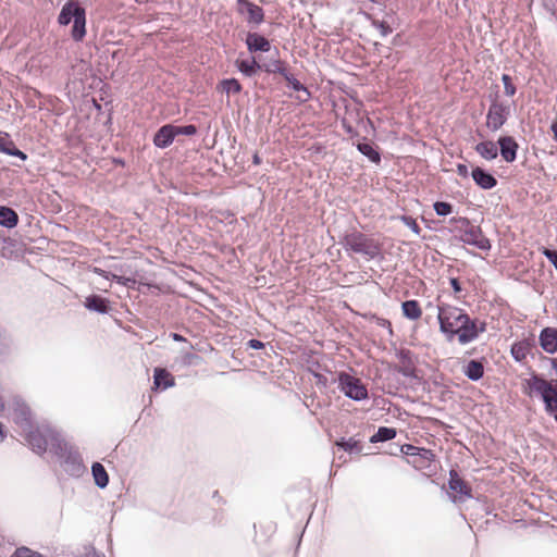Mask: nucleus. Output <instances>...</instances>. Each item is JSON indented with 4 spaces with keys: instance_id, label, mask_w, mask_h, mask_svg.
<instances>
[{
    "instance_id": "f257e3e1",
    "label": "nucleus",
    "mask_w": 557,
    "mask_h": 557,
    "mask_svg": "<svg viewBox=\"0 0 557 557\" xmlns=\"http://www.w3.org/2000/svg\"><path fill=\"white\" fill-rule=\"evenodd\" d=\"M72 21L71 36L75 41H82L86 35V11L75 0L65 2L58 16L60 25H69Z\"/></svg>"
},
{
    "instance_id": "f03ea898",
    "label": "nucleus",
    "mask_w": 557,
    "mask_h": 557,
    "mask_svg": "<svg viewBox=\"0 0 557 557\" xmlns=\"http://www.w3.org/2000/svg\"><path fill=\"white\" fill-rule=\"evenodd\" d=\"M437 309L440 330L445 334L446 338L458 327V324L467 322V313L458 307L443 304Z\"/></svg>"
},
{
    "instance_id": "7ed1b4c3",
    "label": "nucleus",
    "mask_w": 557,
    "mask_h": 557,
    "mask_svg": "<svg viewBox=\"0 0 557 557\" xmlns=\"http://www.w3.org/2000/svg\"><path fill=\"white\" fill-rule=\"evenodd\" d=\"M345 246L356 253H361L370 259L380 253L379 244L362 233L354 232L345 236Z\"/></svg>"
},
{
    "instance_id": "20e7f679",
    "label": "nucleus",
    "mask_w": 557,
    "mask_h": 557,
    "mask_svg": "<svg viewBox=\"0 0 557 557\" xmlns=\"http://www.w3.org/2000/svg\"><path fill=\"white\" fill-rule=\"evenodd\" d=\"M466 320L467 322H461L457 325L458 327L447 337L448 341L457 336L459 344L467 345L475 341L481 333L485 332V322L472 320L468 314L466 315Z\"/></svg>"
},
{
    "instance_id": "39448f33",
    "label": "nucleus",
    "mask_w": 557,
    "mask_h": 557,
    "mask_svg": "<svg viewBox=\"0 0 557 557\" xmlns=\"http://www.w3.org/2000/svg\"><path fill=\"white\" fill-rule=\"evenodd\" d=\"M337 380L338 387L346 397L356 401H361L368 398V389L358 377L346 372H341Z\"/></svg>"
},
{
    "instance_id": "423d86ee",
    "label": "nucleus",
    "mask_w": 557,
    "mask_h": 557,
    "mask_svg": "<svg viewBox=\"0 0 557 557\" xmlns=\"http://www.w3.org/2000/svg\"><path fill=\"white\" fill-rule=\"evenodd\" d=\"M527 385L530 388L531 395L540 396L544 403V407L550 406L553 400L557 397V382L553 384L539 375H532L528 381Z\"/></svg>"
},
{
    "instance_id": "0eeeda50",
    "label": "nucleus",
    "mask_w": 557,
    "mask_h": 557,
    "mask_svg": "<svg viewBox=\"0 0 557 557\" xmlns=\"http://www.w3.org/2000/svg\"><path fill=\"white\" fill-rule=\"evenodd\" d=\"M460 239L465 244L472 245L481 250H490L491 243L483 235L481 228L469 222L468 219H461Z\"/></svg>"
},
{
    "instance_id": "6e6552de",
    "label": "nucleus",
    "mask_w": 557,
    "mask_h": 557,
    "mask_svg": "<svg viewBox=\"0 0 557 557\" xmlns=\"http://www.w3.org/2000/svg\"><path fill=\"white\" fill-rule=\"evenodd\" d=\"M57 440V433L49 426H39L30 430L26 435V441L32 449L41 455L44 454L49 444Z\"/></svg>"
},
{
    "instance_id": "1a4fd4ad",
    "label": "nucleus",
    "mask_w": 557,
    "mask_h": 557,
    "mask_svg": "<svg viewBox=\"0 0 557 557\" xmlns=\"http://www.w3.org/2000/svg\"><path fill=\"white\" fill-rule=\"evenodd\" d=\"M510 107L502 101L494 100L486 114V126L493 132L498 131L507 121Z\"/></svg>"
},
{
    "instance_id": "9d476101",
    "label": "nucleus",
    "mask_w": 557,
    "mask_h": 557,
    "mask_svg": "<svg viewBox=\"0 0 557 557\" xmlns=\"http://www.w3.org/2000/svg\"><path fill=\"white\" fill-rule=\"evenodd\" d=\"M449 490L451 491V500L453 502H463L470 497V488L466 485V483L459 478L458 473L454 470L449 473Z\"/></svg>"
},
{
    "instance_id": "9b49d317",
    "label": "nucleus",
    "mask_w": 557,
    "mask_h": 557,
    "mask_svg": "<svg viewBox=\"0 0 557 557\" xmlns=\"http://www.w3.org/2000/svg\"><path fill=\"white\" fill-rule=\"evenodd\" d=\"M239 4V12L247 14V22L250 24L259 25L264 20L263 9L247 0H237Z\"/></svg>"
},
{
    "instance_id": "f8f14e48",
    "label": "nucleus",
    "mask_w": 557,
    "mask_h": 557,
    "mask_svg": "<svg viewBox=\"0 0 557 557\" xmlns=\"http://www.w3.org/2000/svg\"><path fill=\"white\" fill-rule=\"evenodd\" d=\"M246 46L250 53L258 51L269 52L271 50L270 41L258 33H248L246 37Z\"/></svg>"
},
{
    "instance_id": "ddd939ff",
    "label": "nucleus",
    "mask_w": 557,
    "mask_h": 557,
    "mask_svg": "<svg viewBox=\"0 0 557 557\" xmlns=\"http://www.w3.org/2000/svg\"><path fill=\"white\" fill-rule=\"evenodd\" d=\"M176 136L175 125L166 124L156 133L153 144L158 148H166L173 143Z\"/></svg>"
},
{
    "instance_id": "4468645a",
    "label": "nucleus",
    "mask_w": 557,
    "mask_h": 557,
    "mask_svg": "<svg viewBox=\"0 0 557 557\" xmlns=\"http://www.w3.org/2000/svg\"><path fill=\"white\" fill-rule=\"evenodd\" d=\"M500 154L507 162H513L517 158L518 144L510 136L500 137L498 139Z\"/></svg>"
},
{
    "instance_id": "2eb2a0df",
    "label": "nucleus",
    "mask_w": 557,
    "mask_h": 557,
    "mask_svg": "<svg viewBox=\"0 0 557 557\" xmlns=\"http://www.w3.org/2000/svg\"><path fill=\"white\" fill-rule=\"evenodd\" d=\"M540 344L543 350L548 354L557 351V329L545 327L540 334Z\"/></svg>"
},
{
    "instance_id": "dca6fc26",
    "label": "nucleus",
    "mask_w": 557,
    "mask_h": 557,
    "mask_svg": "<svg viewBox=\"0 0 557 557\" xmlns=\"http://www.w3.org/2000/svg\"><path fill=\"white\" fill-rule=\"evenodd\" d=\"M0 152L12 157H17L23 161L27 159V156L15 147V144L9 134L2 132H0Z\"/></svg>"
},
{
    "instance_id": "f3484780",
    "label": "nucleus",
    "mask_w": 557,
    "mask_h": 557,
    "mask_svg": "<svg viewBox=\"0 0 557 557\" xmlns=\"http://www.w3.org/2000/svg\"><path fill=\"white\" fill-rule=\"evenodd\" d=\"M174 377L165 369L156 368L153 374V387L154 389H166L174 386Z\"/></svg>"
},
{
    "instance_id": "a211bd4d",
    "label": "nucleus",
    "mask_w": 557,
    "mask_h": 557,
    "mask_svg": "<svg viewBox=\"0 0 557 557\" xmlns=\"http://www.w3.org/2000/svg\"><path fill=\"white\" fill-rule=\"evenodd\" d=\"M472 178L475 184L483 189H491L497 184L496 178L481 168H475L472 170Z\"/></svg>"
},
{
    "instance_id": "6ab92c4d",
    "label": "nucleus",
    "mask_w": 557,
    "mask_h": 557,
    "mask_svg": "<svg viewBox=\"0 0 557 557\" xmlns=\"http://www.w3.org/2000/svg\"><path fill=\"white\" fill-rule=\"evenodd\" d=\"M237 69L246 76H253L259 70L262 69V65L255 57L236 60Z\"/></svg>"
},
{
    "instance_id": "aec40b11",
    "label": "nucleus",
    "mask_w": 557,
    "mask_h": 557,
    "mask_svg": "<svg viewBox=\"0 0 557 557\" xmlns=\"http://www.w3.org/2000/svg\"><path fill=\"white\" fill-rule=\"evenodd\" d=\"M475 151L485 160H494L498 156V146L491 140L479 143Z\"/></svg>"
},
{
    "instance_id": "412c9836",
    "label": "nucleus",
    "mask_w": 557,
    "mask_h": 557,
    "mask_svg": "<svg viewBox=\"0 0 557 557\" xmlns=\"http://www.w3.org/2000/svg\"><path fill=\"white\" fill-rule=\"evenodd\" d=\"M85 307L98 313H107L108 312V301L97 295H92L86 298Z\"/></svg>"
},
{
    "instance_id": "4be33fe9",
    "label": "nucleus",
    "mask_w": 557,
    "mask_h": 557,
    "mask_svg": "<svg viewBox=\"0 0 557 557\" xmlns=\"http://www.w3.org/2000/svg\"><path fill=\"white\" fill-rule=\"evenodd\" d=\"M18 218L14 210L0 206V225L12 228L16 226Z\"/></svg>"
},
{
    "instance_id": "5701e85b",
    "label": "nucleus",
    "mask_w": 557,
    "mask_h": 557,
    "mask_svg": "<svg viewBox=\"0 0 557 557\" xmlns=\"http://www.w3.org/2000/svg\"><path fill=\"white\" fill-rule=\"evenodd\" d=\"M91 473L95 480V484L99 488H104L108 485L109 475L101 463L95 462L91 467Z\"/></svg>"
},
{
    "instance_id": "b1692460",
    "label": "nucleus",
    "mask_w": 557,
    "mask_h": 557,
    "mask_svg": "<svg viewBox=\"0 0 557 557\" xmlns=\"http://www.w3.org/2000/svg\"><path fill=\"white\" fill-rule=\"evenodd\" d=\"M403 314L410 320H418L421 314V308L417 300H407L401 305Z\"/></svg>"
},
{
    "instance_id": "393cba45",
    "label": "nucleus",
    "mask_w": 557,
    "mask_h": 557,
    "mask_svg": "<svg viewBox=\"0 0 557 557\" xmlns=\"http://www.w3.org/2000/svg\"><path fill=\"white\" fill-rule=\"evenodd\" d=\"M484 374L483 364L476 360H471L465 368V375L471 381L480 380Z\"/></svg>"
},
{
    "instance_id": "a878e982",
    "label": "nucleus",
    "mask_w": 557,
    "mask_h": 557,
    "mask_svg": "<svg viewBox=\"0 0 557 557\" xmlns=\"http://www.w3.org/2000/svg\"><path fill=\"white\" fill-rule=\"evenodd\" d=\"M396 436V430L387 426H380L374 435L370 437L371 443L386 442Z\"/></svg>"
},
{
    "instance_id": "bb28decb",
    "label": "nucleus",
    "mask_w": 557,
    "mask_h": 557,
    "mask_svg": "<svg viewBox=\"0 0 557 557\" xmlns=\"http://www.w3.org/2000/svg\"><path fill=\"white\" fill-rule=\"evenodd\" d=\"M262 69L267 73H278L284 77H287V69L281 60H271L270 62L262 63Z\"/></svg>"
},
{
    "instance_id": "cd10ccee",
    "label": "nucleus",
    "mask_w": 557,
    "mask_h": 557,
    "mask_svg": "<svg viewBox=\"0 0 557 557\" xmlns=\"http://www.w3.org/2000/svg\"><path fill=\"white\" fill-rule=\"evenodd\" d=\"M335 445L349 454L361 451L360 443L352 437L348 440L341 438L339 441H336Z\"/></svg>"
},
{
    "instance_id": "c85d7f7f",
    "label": "nucleus",
    "mask_w": 557,
    "mask_h": 557,
    "mask_svg": "<svg viewBox=\"0 0 557 557\" xmlns=\"http://www.w3.org/2000/svg\"><path fill=\"white\" fill-rule=\"evenodd\" d=\"M358 150L372 162L379 163L381 161L380 153L368 143H360L357 146Z\"/></svg>"
},
{
    "instance_id": "c756f323",
    "label": "nucleus",
    "mask_w": 557,
    "mask_h": 557,
    "mask_svg": "<svg viewBox=\"0 0 557 557\" xmlns=\"http://www.w3.org/2000/svg\"><path fill=\"white\" fill-rule=\"evenodd\" d=\"M285 79L288 82V84L295 91H302L305 94V97L299 96L301 101L308 100L309 91L298 79L290 75L289 72H287V77H285Z\"/></svg>"
},
{
    "instance_id": "7c9ffc66",
    "label": "nucleus",
    "mask_w": 557,
    "mask_h": 557,
    "mask_svg": "<svg viewBox=\"0 0 557 557\" xmlns=\"http://www.w3.org/2000/svg\"><path fill=\"white\" fill-rule=\"evenodd\" d=\"M222 90L227 95L230 94H238L242 90V86L239 82L235 78H228L221 82Z\"/></svg>"
},
{
    "instance_id": "2f4dec72",
    "label": "nucleus",
    "mask_w": 557,
    "mask_h": 557,
    "mask_svg": "<svg viewBox=\"0 0 557 557\" xmlns=\"http://www.w3.org/2000/svg\"><path fill=\"white\" fill-rule=\"evenodd\" d=\"M401 450H403V453H405L406 455H409V456H414V455L421 454V456H423V458H425L428 460L431 459V457H433V455L430 450L422 449V448H419V447H416L412 445H405V446H403Z\"/></svg>"
},
{
    "instance_id": "473e14b6",
    "label": "nucleus",
    "mask_w": 557,
    "mask_h": 557,
    "mask_svg": "<svg viewBox=\"0 0 557 557\" xmlns=\"http://www.w3.org/2000/svg\"><path fill=\"white\" fill-rule=\"evenodd\" d=\"M434 211L440 216H446L453 212V206L448 202L437 201L433 205Z\"/></svg>"
},
{
    "instance_id": "72a5a7b5",
    "label": "nucleus",
    "mask_w": 557,
    "mask_h": 557,
    "mask_svg": "<svg viewBox=\"0 0 557 557\" xmlns=\"http://www.w3.org/2000/svg\"><path fill=\"white\" fill-rule=\"evenodd\" d=\"M527 345L524 343H516L511 347V354L512 357L517 361H521L525 358L527 351H525Z\"/></svg>"
},
{
    "instance_id": "f704fd0d",
    "label": "nucleus",
    "mask_w": 557,
    "mask_h": 557,
    "mask_svg": "<svg viewBox=\"0 0 557 557\" xmlns=\"http://www.w3.org/2000/svg\"><path fill=\"white\" fill-rule=\"evenodd\" d=\"M502 81L504 83L505 95L508 97L515 96L517 88L513 85L511 77L508 74H503Z\"/></svg>"
},
{
    "instance_id": "c9c22d12",
    "label": "nucleus",
    "mask_w": 557,
    "mask_h": 557,
    "mask_svg": "<svg viewBox=\"0 0 557 557\" xmlns=\"http://www.w3.org/2000/svg\"><path fill=\"white\" fill-rule=\"evenodd\" d=\"M401 222L408 226L414 234L419 235L421 232L420 226L418 225L417 221L409 215H403L400 216Z\"/></svg>"
},
{
    "instance_id": "e433bc0d",
    "label": "nucleus",
    "mask_w": 557,
    "mask_h": 557,
    "mask_svg": "<svg viewBox=\"0 0 557 557\" xmlns=\"http://www.w3.org/2000/svg\"><path fill=\"white\" fill-rule=\"evenodd\" d=\"M176 135H185L193 136L197 133V128L195 125H185V126H176L175 125Z\"/></svg>"
},
{
    "instance_id": "4c0bfd02",
    "label": "nucleus",
    "mask_w": 557,
    "mask_h": 557,
    "mask_svg": "<svg viewBox=\"0 0 557 557\" xmlns=\"http://www.w3.org/2000/svg\"><path fill=\"white\" fill-rule=\"evenodd\" d=\"M372 25L379 29V32L381 33V35L383 37L387 36L388 34L392 33V28L389 27L388 24H386L385 22H382V21H373L372 22Z\"/></svg>"
},
{
    "instance_id": "58836bf2",
    "label": "nucleus",
    "mask_w": 557,
    "mask_h": 557,
    "mask_svg": "<svg viewBox=\"0 0 557 557\" xmlns=\"http://www.w3.org/2000/svg\"><path fill=\"white\" fill-rule=\"evenodd\" d=\"M111 280L115 281L116 283L123 285V286H129L131 284H135V280L131 277L121 276L117 274H112Z\"/></svg>"
},
{
    "instance_id": "ea45409f",
    "label": "nucleus",
    "mask_w": 557,
    "mask_h": 557,
    "mask_svg": "<svg viewBox=\"0 0 557 557\" xmlns=\"http://www.w3.org/2000/svg\"><path fill=\"white\" fill-rule=\"evenodd\" d=\"M545 411L548 416L553 417L554 420L557 422V397L553 400V404H550V406H547L545 408Z\"/></svg>"
},
{
    "instance_id": "a19ab883",
    "label": "nucleus",
    "mask_w": 557,
    "mask_h": 557,
    "mask_svg": "<svg viewBox=\"0 0 557 557\" xmlns=\"http://www.w3.org/2000/svg\"><path fill=\"white\" fill-rule=\"evenodd\" d=\"M544 256L554 264L555 269L557 270V251L545 249Z\"/></svg>"
},
{
    "instance_id": "79ce46f5",
    "label": "nucleus",
    "mask_w": 557,
    "mask_h": 557,
    "mask_svg": "<svg viewBox=\"0 0 557 557\" xmlns=\"http://www.w3.org/2000/svg\"><path fill=\"white\" fill-rule=\"evenodd\" d=\"M16 421L17 422L25 421L26 423H28V421H29V411H28L27 408H21V410L18 412V416L16 417Z\"/></svg>"
},
{
    "instance_id": "37998d69",
    "label": "nucleus",
    "mask_w": 557,
    "mask_h": 557,
    "mask_svg": "<svg viewBox=\"0 0 557 557\" xmlns=\"http://www.w3.org/2000/svg\"><path fill=\"white\" fill-rule=\"evenodd\" d=\"M92 272L98 274V275H100V276H102V277H104V278H107V280H111V275L113 274L111 272H108V271L102 270L101 268H97V267H95L92 269Z\"/></svg>"
},
{
    "instance_id": "c03bdc74",
    "label": "nucleus",
    "mask_w": 557,
    "mask_h": 557,
    "mask_svg": "<svg viewBox=\"0 0 557 557\" xmlns=\"http://www.w3.org/2000/svg\"><path fill=\"white\" fill-rule=\"evenodd\" d=\"M92 272L98 274V275H100V276H102V277H104V278H107V280H111V275L113 274L111 272H108V271L102 270L101 268H97V267H95L92 269Z\"/></svg>"
},
{
    "instance_id": "a18cd8bd",
    "label": "nucleus",
    "mask_w": 557,
    "mask_h": 557,
    "mask_svg": "<svg viewBox=\"0 0 557 557\" xmlns=\"http://www.w3.org/2000/svg\"><path fill=\"white\" fill-rule=\"evenodd\" d=\"M247 345L249 348H252V349H261L264 347V344L258 339H250V341H248Z\"/></svg>"
},
{
    "instance_id": "49530a36",
    "label": "nucleus",
    "mask_w": 557,
    "mask_h": 557,
    "mask_svg": "<svg viewBox=\"0 0 557 557\" xmlns=\"http://www.w3.org/2000/svg\"><path fill=\"white\" fill-rule=\"evenodd\" d=\"M450 286L456 293H459L461 290L460 284L457 278H450Z\"/></svg>"
},
{
    "instance_id": "de8ad7c7",
    "label": "nucleus",
    "mask_w": 557,
    "mask_h": 557,
    "mask_svg": "<svg viewBox=\"0 0 557 557\" xmlns=\"http://www.w3.org/2000/svg\"><path fill=\"white\" fill-rule=\"evenodd\" d=\"M550 129L554 135V139L557 141V121L552 124Z\"/></svg>"
},
{
    "instance_id": "09e8293b",
    "label": "nucleus",
    "mask_w": 557,
    "mask_h": 557,
    "mask_svg": "<svg viewBox=\"0 0 557 557\" xmlns=\"http://www.w3.org/2000/svg\"><path fill=\"white\" fill-rule=\"evenodd\" d=\"M173 339L176 341V342H182V341H184V337L182 335H180V334L174 333L173 334Z\"/></svg>"
},
{
    "instance_id": "8fccbe9b",
    "label": "nucleus",
    "mask_w": 557,
    "mask_h": 557,
    "mask_svg": "<svg viewBox=\"0 0 557 557\" xmlns=\"http://www.w3.org/2000/svg\"><path fill=\"white\" fill-rule=\"evenodd\" d=\"M4 437H5V434L2 430V424L0 423V442H2L4 440Z\"/></svg>"
},
{
    "instance_id": "3c124183",
    "label": "nucleus",
    "mask_w": 557,
    "mask_h": 557,
    "mask_svg": "<svg viewBox=\"0 0 557 557\" xmlns=\"http://www.w3.org/2000/svg\"><path fill=\"white\" fill-rule=\"evenodd\" d=\"M260 162H261V160H260L259 156H258V154H255V156H253V163H255V164H260Z\"/></svg>"
},
{
    "instance_id": "603ef678",
    "label": "nucleus",
    "mask_w": 557,
    "mask_h": 557,
    "mask_svg": "<svg viewBox=\"0 0 557 557\" xmlns=\"http://www.w3.org/2000/svg\"><path fill=\"white\" fill-rule=\"evenodd\" d=\"M459 171H460V172L466 171V166H465V165H459Z\"/></svg>"
},
{
    "instance_id": "864d4df0",
    "label": "nucleus",
    "mask_w": 557,
    "mask_h": 557,
    "mask_svg": "<svg viewBox=\"0 0 557 557\" xmlns=\"http://www.w3.org/2000/svg\"><path fill=\"white\" fill-rule=\"evenodd\" d=\"M91 557H104L102 555H97V554H94Z\"/></svg>"
}]
</instances>
